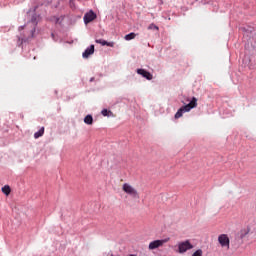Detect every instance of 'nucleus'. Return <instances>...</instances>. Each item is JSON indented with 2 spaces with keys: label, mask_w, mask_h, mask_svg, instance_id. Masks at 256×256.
<instances>
[{
  "label": "nucleus",
  "mask_w": 256,
  "mask_h": 256,
  "mask_svg": "<svg viewBox=\"0 0 256 256\" xmlns=\"http://www.w3.org/2000/svg\"><path fill=\"white\" fill-rule=\"evenodd\" d=\"M197 107V98L193 97L189 104L182 106L178 109V111L175 114V119H181L183 117V113H189L191 109H195Z\"/></svg>",
  "instance_id": "f257e3e1"
},
{
  "label": "nucleus",
  "mask_w": 256,
  "mask_h": 256,
  "mask_svg": "<svg viewBox=\"0 0 256 256\" xmlns=\"http://www.w3.org/2000/svg\"><path fill=\"white\" fill-rule=\"evenodd\" d=\"M122 191H124L126 195H129L130 197H132V199H139V192L137 191V189H135V187H133L129 183L123 184Z\"/></svg>",
  "instance_id": "f03ea898"
},
{
  "label": "nucleus",
  "mask_w": 256,
  "mask_h": 256,
  "mask_svg": "<svg viewBox=\"0 0 256 256\" xmlns=\"http://www.w3.org/2000/svg\"><path fill=\"white\" fill-rule=\"evenodd\" d=\"M191 249H193V244H191L190 240L178 243V253L180 254L187 253V251H191Z\"/></svg>",
  "instance_id": "7ed1b4c3"
},
{
  "label": "nucleus",
  "mask_w": 256,
  "mask_h": 256,
  "mask_svg": "<svg viewBox=\"0 0 256 256\" xmlns=\"http://www.w3.org/2000/svg\"><path fill=\"white\" fill-rule=\"evenodd\" d=\"M167 241H169V238L163 240H154L149 243L148 249L150 251H153L154 249H159V247H163V245H165Z\"/></svg>",
  "instance_id": "20e7f679"
},
{
  "label": "nucleus",
  "mask_w": 256,
  "mask_h": 256,
  "mask_svg": "<svg viewBox=\"0 0 256 256\" xmlns=\"http://www.w3.org/2000/svg\"><path fill=\"white\" fill-rule=\"evenodd\" d=\"M218 243H220L221 247H226L227 249H229V244H230L229 236H227V234L219 235Z\"/></svg>",
  "instance_id": "39448f33"
},
{
  "label": "nucleus",
  "mask_w": 256,
  "mask_h": 256,
  "mask_svg": "<svg viewBox=\"0 0 256 256\" xmlns=\"http://www.w3.org/2000/svg\"><path fill=\"white\" fill-rule=\"evenodd\" d=\"M97 19V14L93 12V10H90L88 13L84 15V23L87 25L88 23H91V21H95Z\"/></svg>",
  "instance_id": "423d86ee"
},
{
  "label": "nucleus",
  "mask_w": 256,
  "mask_h": 256,
  "mask_svg": "<svg viewBox=\"0 0 256 256\" xmlns=\"http://www.w3.org/2000/svg\"><path fill=\"white\" fill-rule=\"evenodd\" d=\"M137 73H138V75H141L142 77H144L148 81H151V79H153V74L148 72L145 69H137Z\"/></svg>",
  "instance_id": "0eeeda50"
},
{
  "label": "nucleus",
  "mask_w": 256,
  "mask_h": 256,
  "mask_svg": "<svg viewBox=\"0 0 256 256\" xmlns=\"http://www.w3.org/2000/svg\"><path fill=\"white\" fill-rule=\"evenodd\" d=\"M94 53H95V45H90V47L87 48V49L83 52L82 57H83L84 59H87V58H89L90 55H93Z\"/></svg>",
  "instance_id": "6e6552de"
},
{
  "label": "nucleus",
  "mask_w": 256,
  "mask_h": 256,
  "mask_svg": "<svg viewBox=\"0 0 256 256\" xmlns=\"http://www.w3.org/2000/svg\"><path fill=\"white\" fill-rule=\"evenodd\" d=\"M95 43H98L99 45H102L103 47H105V45L107 47H115V42H107L103 39H96Z\"/></svg>",
  "instance_id": "1a4fd4ad"
},
{
  "label": "nucleus",
  "mask_w": 256,
  "mask_h": 256,
  "mask_svg": "<svg viewBox=\"0 0 256 256\" xmlns=\"http://www.w3.org/2000/svg\"><path fill=\"white\" fill-rule=\"evenodd\" d=\"M30 23L33 27L31 30V36L33 37L35 35V28L37 27V16H32Z\"/></svg>",
  "instance_id": "9d476101"
},
{
  "label": "nucleus",
  "mask_w": 256,
  "mask_h": 256,
  "mask_svg": "<svg viewBox=\"0 0 256 256\" xmlns=\"http://www.w3.org/2000/svg\"><path fill=\"white\" fill-rule=\"evenodd\" d=\"M45 134V127H41L38 132L34 133V138L39 139V137H43Z\"/></svg>",
  "instance_id": "9b49d317"
},
{
  "label": "nucleus",
  "mask_w": 256,
  "mask_h": 256,
  "mask_svg": "<svg viewBox=\"0 0 256 256\" xmlns=\"http://www.w3.org/2000/svg\"><path fill=\"white\" fill-rule=\"evenodd\" d=\"M84 123H85L86 125H93V116L88 114V115L84 118Z\"/></svg>",
  "instance_id": "f8f14e48"
},
{
  "label": "nucleus",
  "mask_w": 256,
  "mask_h": 256,
  "mask_svg": "<svg viewBox=\"0 0 256 256\" xmlns=\"http://www.w3.org/2000/svg\"><path fill=\"white\" fill-rule=\"evenodd\" d=\"M135 37H137V34H135L134 32H131V33L125 35L124 39L126 41H131L132 39H135Z\"/></svg>",
  "instance_id": "ddd939ff"
},
{
  "label": "nucleus",
  "mask_w": 256,
  "mask_h": 256,
  "mask_svg": "<svg viewBox=\"0 0 256 256\" xmlns=\"http://www.w3.org/2000/svg\"><path fill=\"white\" fill-rule=\"evenodd\" d=\"M2 193H4V195H10L11 187H9V185H5L4 187H2Z\"/></svg>",
  "instance_id": "4468645a"
},
{
  "label": "nucleus",
  "mask_w": 256,
  "mask_h": 256,
  "mask_svg": "<svg viewBox=\"0 0 256 256\" xmlns=\"http://www.w3.org/2000/svg\"><path fill=\"white\" fill-rule=\"evenodd\" d=\"M192 256H203V250H201V249L196 250V251L192 254Z\"/></svg>",
  "instance_id": "2eb2a0df"
},
{
  "label": "nucleus",
  "mask_w": 256,
  "mask_h": 256,
  "mask_svg": "<svg viewBox=\"0 0 256 256\" xmlns=\"http://www.w3.org/2000/svg\"><path fill=\"white\" fill-rule=\"evenodd\" d=\"M109 113H111V111L107 110V109H103L101 114L103 115V117H107L109 115Z\"/></svg>",
  "instance_id": "dca6fc26"
},
{
  "label": "nucleus",
  "mask_w": 256,
  "mask_h": 256,
  "mask_svg": "<svg viewBox=\"0 0 256 256\" xmlns=\"http://www.w3.org/2000/svg\"><path fill=\"white\" fill-rule=\"evenodd\" d=\"M148 29H155L156 31H159V27L155 24H150Z\"/></svg>",
  "instance_id": "f3484780"
},
{
  "label": "nucleus",
  "mask_w": 256,
  "mask_h": 256,
  "mask_svg": "<svg viewBox=\"0 0 256 256\" xmlns=\"http://www.w3.org/2000/svg\"><path fill=\"white\" fill-rule=\"evenodd\" d=\"M23 29H25V26L19 27V31H23Z\"/></svg>",
  "instance_id": "a211bd4d"
},
{
  "label": "nucleus",
  "mask_w": 256,
  "mask_h": 256,
  "mask_svg": "<svg viewBox=\"0 0 256 256\" xmlns=\"http://www.w3.org/2000/svg\"><path fill=\"white\" fill-rule=\"evenodd\" d=\"M94 79H95V78H91L90 81L93 82Z\"/></svg>",
  "instance_id": "6ab92c4d"
}]
</instances>
